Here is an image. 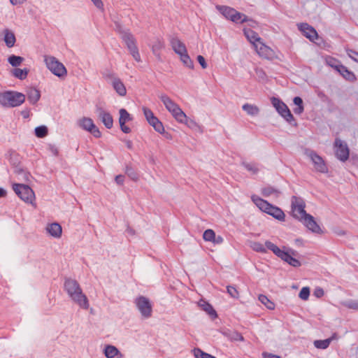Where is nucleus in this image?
Returning <instances> with one entry per match:
<instances>
[{
	"label": "nucleus",
	"instance_id": "57",
	"mask_svg": "<svg viewBox=\"0 0 358 358\" xmlns=\"http://www.w3.org/2000/svg\"><path fill=\"white\" fill-rule=\"evenodd\" d=\"M327 64L332 68L335 69V66H338L339 65H343L338 60L334 58H330L327 60Z\"/></svg>",
	"mask_w": 358,
	"mask_h": 358
},
{
	"label": "nucleus",
	"instance_id": "54",
	"mask_svg": "<svg viewBox=\"0 0 358 358\" xmlns=\"http://www.w3.org/2000/svg\"><path fill=\"white\" fill-rule=\"evenodd\" d=\"M143 114H144L148 122V120H150L151 118H152L155 116L154 115L153 112L150 109H149L146 107L143 108Z\"/></svg>",
	"mask_w": 358,
	"mask_h": 358
},
{
	"label": "nucleus",
	"instance_id": "39",
	"mask_svg": "<svg viewBox=\"0 0 358 358\" xmlns=\"http://www.w3.org/2000/svg\"><path fill=\"white\" fill-rule=\"evenodd\" d=\"M180 60L182 64L190 69L194 68V62L187 54V51L185 53L180 55Z\"/></svg>",
	"mask_w": 358,
	"mask_h": 358
},
{
	"label": "nucleus",
	"instance_id": "47",
	"mask_svg": "<svg viewBox=\"0 0 358 358\" xmlns=\"http://www.w3.org/2000/svg\"><path fill=\"white\" fill-rule=\"evenodd\" d=\"M215 231L213 229H206L203 234V238L206 241L213 242L215 239Z\"/></svg>",
	"mask_w": 358,
	"mask_h": 358
},
{
	"label": "nucleus",
	"instance_id": "51",
	"mask_svg": "<svg viewBox=\"0 0 358 358\" xmlns=\"http://www.w3.org/2000/svg\"><path fill=\"white\" fill-rule=\"evenodd\" d=\"M227 293L234 299H238L239 296L238 292L237 291L236 288L231 285H228L227 287Z\"/></svg>",
	"mask_w": 358,
	"mask_h": 358
},
{
	"label": "nucleus",
	"instance_id": "26",
	"mask_svg": "<svg viewBox=\"0 0 358 358\" xmlns=\"http://www.w3.org/2000/svg\"><path fill=\"white\" fill-rule=\"evenodd\" d=\"M27 94L29 101L33 105L36 104L41 97L40 91L33 87L27 91Z\"/></svg>",
	"mask_w": 358,
	"mask_h": 358
},
{
	"label": "nucleus",
	"instance_id": "7",
	"mask_svg": "<svg viewBox=\"0 0 358 358\" xmlns=\"http://www.w3.org/2000/svg\"><path fill=\"white\" fill-rule=\"evenodd\" d=\"M13 189L15 194L24 202L31 203L35 199V194L32 189L27 185L14 184Z\"/></svg>",
	"mask_w": 358,
	"mask_h": 358
},
{
	"label": "nucleus",
	"instance_id": "22",
	"mask_svg": "<svg viewBox=\"0 0 358 358\" xmlns=\"http://www.w3.org/2000/svg\"><path fill=\"white\" fill-rule=\"evenodd\" d=\"M112 86L115 92L121 96H125L127 94V90L122 82V80L119 78H114L112 80Z\"/></svg>",
	"mask_w": 358,
	"mask_h": 358
},
{
	"label": "nucleus",
	"instance_id": "34",
	"mask_svg": "<svg viewBox=\"0 0 358 358\" xmlns=\"http://www.w3.org/2000/svg\"><path fill=\"white\" fill-rule=\"evenodd\" d=\"M242 109L251 116H257L259 113V108L257 106L250 103L243 104Z\"/></svg>",
	"mask_w": 358,
	"mask_h": 358
},
{
	"label": "nucleus",
	"instance_id": "14",
	"mask_svg": "<svg viewBox=\"0 0 358 358\" xmlns=\"http://www.w3.org/2000/svg\"><path fill=\"white\" fill-rule=\"evenodd\" d=\"M299 30L302 34L310 40L311 42H315L319 38L318 34L315 29L310 25V24H296Z\"/></svg>",
	"mask_w": 358,
	"mask_h": 358
},
{
	"label": "nucleus",
	"instance_id": "19",
	"mask_svg": "<svg viewBox=\"0 0 358 358\" xmlns=\"http://www.w3.org/2000/svg\"><path fill=\"white\" fill-rule=\"evenodd\" d=\"M335 70H336V71H338L339 74L348 81L355 82L357 80L355 74L344 65L335 66Z\"/></svg>",
	"mask_w": 358,
	"mask_h": 358
},
{
	"label": "nucleus",
	"instance_id": "2",
	"mask_svg": "<svg viewBox=\"0 0 358 358\" xmlns=\"http://www.w3.org/2000/svg\"><path fill=\"white\" fill-rule=\"evenodd\" d=\"M252 201L262 212L271 215L279 221H285V215L281 208L273 206L257 195H252Z\"/></svg>",
	"mask_w": 358,
	"mask_h": 358
},
{
	"label": "nucleus",
	"instance_id": "3",
	"mask_svg": "<svg viewBox=\"0 0 358 358\" xmlns=\"http://www.w3.org/2000/svg\"><path fill=\"white\" fill-rule=\"evenodd\" d=\"M25 101V95L16 91H5L0 93V104L5 108L20 106Z\"/></svg>",
	"mask_w": 358,
	"mask_h": 358
},
{
	"label": "nucleus",
	"instance_id": "28",
	"mask_svg": "<svg viewBox=\"0 0 358 358\" xmlns=\"http://www.w3.org/2000/svg\"><path fill=\"white\" fill-rule=\"evenodd\" d=\"M336 338V334H334L330 338L324 339V340H316L314 341V345L317 349H327L331 342Z\"/></svg>",
	"mask_w": 358,
	"mask_h": 358
},
{
	"label": "nucleus",
	"instance_id": "58",
	"mask_svg": "<svg viewBox=\"0 0 358 358\" xmlns=\"http://www.w3.org/2000/svg\"><path fill=\"white\" fill-rule=\"evenodd\" d=\"M47 149L55 157H57L59 154L58 149L55 145L48 144Z\"/></svg>",
	"mask_w": 358,
	"mask_h": 358
},
{
	"label": "nucleus",
	"instance_id": "46",
	"mask_svg": "<svg viewBox=\"0 0 358 358\" xmlns=\"http://www.w3.org/2000/svg\"><path fill=\"white\" fill-rule=\"evenodd\" d=\"M259 300L263 304H264L268 309L273 310L275 308L274 303L270 301L266 296L260 294L259 296Z\"/></svg>",
	"mask_w": 358,
	"mask_h": 358
},
{
	"label": "nucleus",
	"instance_id": "4",
	"mask_svg": "<svg viewBox=\"0 0 358 358\" xmlns=\"http://www.w3.org/2000/svg\"><path fill=\"white\" fill-rule=\"evenodd\" d=\"M216 8L228 20L232 22H253L252 20L246 15L240 13L234 8L227 6H217Z\"/></svg>",
	"mask_w": 358,
	"mask_h": 358
},
{
	"label": "nucleus",
	"instance_id": "41",
	"mask_svg": "<svg viewBox=\"0 0 358 358\" xmlns=\"http://www.w3.org/2000/svg\"><path fill=\"white\" fill-rule=\"evenodd\" d=\"M120 117H119V123L127 122L132 120V117L131 115L127 112V110L124 108H121L119 110Z\"/></svg>",
	"mask_w": 358,
	"mask_h": 358
},
{
	"label": "nucleus",
	"instance_id": "45",
	"mask_svg": "<svg viewBox=\"0 0 358 358\" xmlns=\"http://www.w3.org/2000/svg\"><path fill=\"white\" fill-rule=\"evenodd\" d=\"M48 129L46 126L42 125L35 128V135L38 138H43L48 135Z\"/></svg>",
	"mask_w": 358,
	"mask_h": 358
},
{
	"label": "nucleus",
	"instance_id": "61",
	"mask_svg": "<svg viewBox=\"0 0 358 358\" xmlns=\"http://www.w3.org/2000/svg\"><path fill=\"white\" fill-rule=\"evenodd\" d=\"M324 290L321 287H317L315 290H314V295L317 297V298H320L322 296H324Z\"/></svg>",
	"mask_w": 358,
	"mask_h": 358
},
{
	"label": "nucleus",
	"instance_id": "18",
	"mask_svg": "<svg viewBox=\"0 0 358 358\" xmlns=\"http://www.w3.org/2000/svg\"><path fill=\"white\" fill-rule=\"evenodd\" d=\"M309 230L311 231L316 233V234H320L322 232L320 227L318 225V224L315 220V218L311 215H308L306 217H305L304 219H303L301 221Z\"/></svg>",
	"mask_w": 358,
	"mask_h": 358
},
{
	"label": "nucleus",
	"instance_id": "17",
	"mask_svg": "<svg viewBox=\"0 0 358 358\" xmlns=\"http://www.w3.org/2000/svg\"><path fill=\"white\" fill-rule=\"evenodd\" d=\"M170 44L173 51L178 55L185 53L187 48L185 45L176 35H170L169 37Z\"/></svg>",
	"mask_w": 358,
	"mask_h": 358
},
{
	"label": "nucleus",
	"instance_id": "20",
	"mask_svg": "<svg viewBox=\"0 0 358 358\" xmlns=\"http://www.w3.org/2000/svg\"><path fill=\"white\" fill-rule=\"evenodd\" d=\"M243 33L247 39L253 45V46L262 41V38L259 36L258 34L250 28H244Z\"/></svg>",
	"mask_w": 358,
	"mask_h": 358
},
{
	"label": "nucleus",
	"instance_id": "32",
	"mask_svg": "<svg viewBox=\"0 0 358 358\" xmlns=\"http://www.w3.org/2000/svg\"><path fill=\"white\" fill-rule=\"evenodd\" d=\"M14 168V173L20 177L19 179L24 181H28L30 177V174L25 169H23L20 164L15 166Z\"/></svg>",
	"mask_w": 358,
	"mask_h": 358
},
{
	"label": "nucleus",
	"instance_id": "44",
	"mask_svg": "<svg viewBox=\"0 0 358 358\" xmlns=\"http://www.w3.org/2000/svg\"><path fill=\"white\" fill-rule=\"evenodd\" d=\"M192 352L195 358H215L214 356L203 352L198 348H194Z\"/></svg>",
	"mask_w": 358,
	"mask_h": 358
},
{
	"label": "nucleus",
	"instance_id": "13",
	"mask_svg": "<svg viewBox=\"0 0 358 358\" xmlns=\"http://www.w3.org/2000/svg\"><path fill=\"white\" fill-rule=\"evenodd\" d=\"M95 113L99 119L103 122L107 129H111L113 126V119L110 113L104 110L101 106L96 105Z\"/></svg>",
	"mask_w": 358,
	"mask_h": 358
},
{
	"label": "nucleus",
	"instance_id": "52",
	"mask_svg": "<svg viewBox=\"0 0 358 358\" xmlns=\"http://www.w3.org/2000/svg\"><path fill=\"white\" fill-rule=\"evenodd\" d=\"M344 306L350 309L358 310V300H350L344 303Z\"/></svg>",
	"mask_w": 358,
	"mask_h": 358
},
{
	"label": "nucleus",
	"instance_id": "6",
	"mask_svg": "<svg viewBox=\"0 0 358 358\" xmlns=\"http://www.w3.org/2000/svg\"><path fill=\"white\" fill-rule=\"evenodd\" d=\"M44 61L47 68L55 76L59 78L65 76L67 73L64 64L59 62L55 57L45 56Z\"/></svg>",
	"mask_w": 358,
	"mask_h": 358
},
{
	"label": "nucleus",
	"instance_id": "49",
	"mask_svg": "<svg viewBox=\"0 0 358 358\" xmlns=\"http://www.w3.org/2000/svg\"><path fill=\"white\" fill-rule=\"evenodd\" d=\"M9 162L13 167L20 164V161L19 155L16 152H12L10 155Z\"/></svg>",
	"mask_w": 358,
	"mask_h": 358
},
{
	"label": "nucleus",
	"instance_id": "38",
	"mask_svg": "<svg viewBox=\"0 0 358 358\" xmlns=\"http://www.w3.org/2000/svg\"><path fill=\"white\" fill-rule=\"evenodd\" d=\"M164 48V42L157 38L152 44V50L155 55L159 56V53L162 49Z\"/></svg>",
	"mask_w": 358,
	"mask_h": 358
},
{
	"label": "nucleus",
	"instance_id": "12",
	"mask_svg": "<svg viewBox=\"0 0 358 358\" xmlns=\"http://www.w3.org/2000/svg\"><path fill=\"white\" fill-rule=\"evenodd\" d=\"M78 125L83 129L90 132L95 138H100L101 133L90 117H83L78 121Z\"/></svg>",
	"mask_w": 358,
	"mask_h": 358
},
{
	"label": "nucleus",
	"instance_id": "23",
	"mask_svg": "<svg viewBox=\"0 0 358 358\" xmlns=\"http://www.w3.org/2000/svg\"><path fill=\"white\" fill-rule=\"evenodd\" d=\"M198 306L201 307V308L206 312L210 316L213 318L217 317V314L211 304L204 300H200L198 302Z\"/></svg>",
	"mask_w": 358,
	"mask_h": 358
},
{
	"label": "nucleus",
	"instance_id": "25",
	"mask_svg": "<svg viewBox=\"0 0 358 358\" xmlns=\"http://www.w3.org/2000/svg\"><path fill=\"white\" fill-rule=\"evenodd\" d=\"M47 231L53 237L59 238L62 236V227L57 222L49 224L47 227Z\"/></svg>",
	"mask_w": 358,
	"mask_h": 358
},
{
	"label": "nucleus",
	"instance_id": "59",
	"mask_svg": "<svg viewBox=\"0 0 358 358\" xmlns=\"http://www.w3.org/2000/svg\"><path fill=\"white\" fill-rule=\"evenodd\" d=\"M197 61L202 67V69H205L207 68V63L206 62L205 58L202 55L197 56Z\"/></svg>",
	"mask_w": 358,
	"mask_h": 358
},
{
	"label": "nucleus",
	"instance_id": "1",
	"mask_svg": "<svg viewBox=\"0 0 358 358\" xmlns=\"http://www.w3.org/2000/svg\"><path fill=\"white\" fill-rule=\"evenodd\" d=\"M64 289L74 303L83 309H88L90 306L88 299L83 292L80 284L76 280L70 278H65Z\"/></svg>",
	"mask_w": 358,
	"mask_h": 358
},
{
	"label": "nucleus",
	"instance_id": "11",
	"mask_svg": "<svg viewBox=\"0 0 358 358\" xmlns=\"http://www.w3.org/2000/svg\"><path fill=\"white\" fill-rule=\"evenodd\" d=\"M334 152L341 162H345L349 158L350 150L348 144L338 138H336L334 141Z\"/></svg>",
	"mask_w": 358,
	"mask_h": 358
},
{
	"label": "nucleus",
	"instance_id": "35",
	"mask_svg": "<svg viewBox=\"0 0 358 358\" xmlns=\"http://www.w3.org/2000/svg\"><path fill=\"white\" fill-rule=\"evenodd\" d=\"M29 71V69H26V68H24L23 69H21L19 68H15V69H12L11 74L14 77H15L21 80H23L27 77Z\"/></svg>",
	"mask_w": 358,
	"mask_h": 358
},
{
	"label": "nucleus",
	"instance_id": "21",
	"mask_svg": "<svg viewBox=\"0 0 358 358\" xmlns=\"http://www.w3.org/2000/svg\"><path fill=\"white\" fill-rule=\"evenodd\" d=\"M103 354L107 358H122V355L119 350L114 345H107L104 350Z\"/></svg>",
	"mask_w": 358,
	"mask_h": 358
},
{
	"label": "nucleus",
	"instance_id": "64",
	"mask_svg": "<svg viewBox=\"0 0 358 358\" xmlns=\"http://www.w3.org/2000/svg\"><path fill=\"white\" fill-rule=\"evenodd\" d=\"M262 356L264 358H281L278 355H275L268 353V352H263Z\"/></svg>",
	"mask_w": 358,
	"mask_h": 358
},
{
	"label": "nucleus",
	"instance_id": "42",
	"mask_svg": "<svg viewBox=\"0 0 358 358\" xmlns=\"http://www.w3.org/2000/svg\"><path fill=\"white\" fill-rule=\"evenodd\" d=\"M250 248L255 252L266 253V247L262 243L257 241L251 242Z\"/></svg>",
	"mask_w": 358,
	"mask_h": 358
},
{
	"label": "nucleus",
	"instance_id": "43",
	"mask_svg": "<svg viewBox=\"0 0 358 358\" xmlns=\"http://www.w3.org/2000/svg\"><path fill=\"white\" fill-rule=\"evenodd\" d=\"M125 173L133 180L136 181L138 179V174L131 165H127L125 167Z\"/></svg>",
	"mask_w": 358,
	"mask_h": 358
},
{
	"label": "nucleus",
	"instance_id": "36",
	"mask_svg": "<svg viewBox=\"0 0 358 358\" xmlns=\"http://www.w3.org/2000/svg\"><path fill=\"white\" fill-rule=\"evenodd\" d=\"M293 103L296 106V107L293 109L294 113L296 115L301 114L304 110L302 99L300 96H295L293 99Z\"/></svg>",
	"mask_w": 358,
	"mask_h": 358
},
{
	"label": "nucleus",
	"instance_id": "63",
	"mask_svg": "<svg viewBox=\"0 0 358 358\" xmlns=\"http://www.w3.org/2000/svg\"><path fill=\"white\" fill-rule=\"evenodd\" d=\"M115 180L118 185H123L124 181V176L122 175H118L115 177Z\"/></svg>",
	"mask_w": 358,
	"mask_h": 358
},
{
	"label": "nucleus",
	"instance_id": "10",
	"mask_svg": "<svg viewBox=\"0 0 358 358\" xmlns=\"http://www.w3.org/2000/svg\"><path fill=\"white\" fill-rule=\"evenodd\" d=\"M134 303L143 318L147 319L151 317L152 307L148 298L140 296L135 299Z\"/></svg>",
	"mask_w": 358,
	"mask_h": 358
},
{
	"label": "nucleus",
	"instance_id": "40",
	"mask_svg": "<svg viewBox=\"0 0 358 358\" xmlns=\"http://www.w3.org/2000/svg\"><path fill=\"white\" fill-rule=\"evenodd\" d=\"M23 61V57L15 55H12L8 58V63L13 67H17Z\"/></svg>",
	"mask_w": 358,
	"mask_h": 358
},
{
	"label": "nucleus",
	"instance_id": "29",
	"mask_svg": "<svg viewBox=\"0 0 358 358\" xmlns=\"http://www.w3.org/2000/svg\"><path fill=\"white\" fill-rule=\"evenodd\" d=\"M159 98L164 103L165 108L171 111L172 109L176 108L178 104L176 103L172 99H171L166 94H162L159 96Z\"/></svg>",
	"mask_w": 358,
	"mask_h": 358
},
{
	"label": "nucleus",
	"instance_id": "60",
	"mask_svg": "<svg viewBox=\"0 0 358 358\" xmlns=\"http://www.w3.org/2000/svg\"><path fill=\"white\" fill-rule=\"evenodd\" d=\"M121 131L124 134H129L131 132V129L126 125L125 122L119 123Z\"/></svg>",
	"mask_w": 358,
	"mask_h": 358
},
{
	"label": "nucleus",
	"instance_id": "55",
	"mask_svg": "<svg viewBox=\"0 0 358 358\" xmlns=\"http://www.w3.org/2000/svg\"><path fill=\"white\" fill-rule=\"evenodd\" d=\"M183 123L186 124L189 128L196 129L197 128H199V125L193 120L188 119L187 117V121L184 122Z\"/></svg>",
	"mask_w": 358,
	"mask_h": 358
},
{
	"label": "nucleus",
	"instance_id": "8",
	"mask_svg": "<svg viewBox=\"0 0 358 358\" xmlns=\"http://www.w3.org/2000/svg\"><path fill=\"white\" fill-rule=\"evenodd\" d=\"M115 29L120 34L121 39L125 43L129 51L138 48L136 40L129 29H123L121 24H116Z\"/></svg>",
	"mask_w": 358,
	"mask_h": 358
},
{
	"label": "nucleus",
	"instance_id": "24",
	"mask_svg": "<svg viewBox=\"0 0 358 358\" xmlns=\"http://www.w3.org/2000/svg\"><path fill=\"white\" fill-rule=\"evenodd\" d=\"M265 245L268 250L272 251L277 257H280L281 259L284 258L287 252L282 250L276 245L269 241H266L265 242Z\"/></svg>",
	"mask_w": 358,
	"mask_h": 358
},
{
	"label": "nucleus",
	"instance_id": "15",
	"mask_svg": "<svg viewBox=\"0 0 358 358\" xmlns=\"http://www.w3.org/2000/svg\"><path fill=\"white\" fill-rule=\"evenodd\" d=\"M309 157L314 164L315 170L320 173H327L328 168L324 161V159L318 155L315 151H311L309 154Z\"/></svg>",
	"mask_w": 358,
	"mask_h": 358
},
{
	"label": "nucleus",
	"instance_id": "5",
	"mask_svg": "<svg viewBox=\"0 0 358 358\" xmlns=\"http://www.w3.org/2000/svg\"><path fill=\"white\" fill-rule=\"evenodd\" d=\"M271 101L276 111L289 124H296L294 117L288 106L279 98L272 97Z\"/></svg>",
	"mask_w": 358,
	"mask_h": 358
},
{
	"label": "nucleus",
	"instance_id": "50",
	"mask_svg": "<svg viewBox=\"0 0 358 358\" xmlns=\"http://www.w3.org/2000/svg\"><path fill=\"white\" fill-rule=\"evenodd\" d=\"M310 296V288L308 287H303L299 292V296L302 300L308 299Z\"/></svg>",
	"mask_w": 358,
	"mask_h": 358
},
{
	"label": "nucleus",
	"instance_id": "16",
	"mask_svg": "<svg viewBox=\"0 0 358 358\" xmlns=\"http://www.w3.org/2000/svg\"><path fill=\"white\" fill-rule=\"evenodd\" d=\"M254 47L257 54L262 57L271 59L273 58L275 55L274 51L271 48L266 45L262 41L257 43Z\"/></svg>",
	"mask_w": 358,
	"mask_h": 358
},
{
	"label": "nucleus",
	"instance_id": "27",
	"mask_svg": "<svg viewBox=\"0 0 358 358\" xmlns=\"http://www.w3.org/2000/svg\"><path fill=\"white\" fill-rule=\"evenodd\" d=\"M169 112L178 122H184L187 121V115L181 110L178 105Z\"/></svg>",
	"mask_w": 358,
	"mask_h": 358
},
{
	"label": "nucleus",
	"instance_id": "30",
	"mask_svg": "<svg viewBox=\"0 0 358 358\" xmlns=\"http://www.w3.org/2000/svg\"><path fill=\"white\" fill-rule=\"evenodd\" d=\"M148 123L155 129L157 132L159 134L164 133L165 130L164 125L156 116L151 118L150 120H148Z\"/></svg>",
	"mask_w": 358,
	"mask_h": 358
},
{
	"label": "nucleus",
	"instance_id": "9",
	"mask_svg": "<svg viewBox=\"0 0 358 358\" xmlns=\"http://www.w3.org/2000/svg\"><path fill=\"white\" fill-rule=\"evenodd\" d=\"M291 201L292 215L301 222L305 217L309 215L305 210L306 204L303 199L296 196H292Z\"/></svg>",
	"mask_w": 358,
	"mask_h": 358
},
{
	"label": "nucleus",
	"instance_id": "31",
	"mask_svg": "<svg viewBox=\"0 0 358 358\" xmlns=\"http://www.w3.org/2000/svg\"><path fill=\"white\" fill-rule=\"evenodd\" d=\"M261 193L265 197H268L271 195H274L275 197H278L280 194V191L272 186H266L262 189Z\"/></svg>",
	"mask_w": 358,
	"mask_h": 358
},
{
	"label": "nucleus",
	"instance_id": "37",
	"mask_svg": "<svg viewBox=\"0 0 358 358\" xmlns=\"http://www.w3.org/2000/svg\"><path fill=\"white\" fill-rule=\"evenodd\" d=\"M282 260L296 268L299 267L301 265V262L293 257L289 252H287Z\"/></svg>",
	"mask_w": 358,
	"mask_h": 358
},
{
	"label": "nucleus",
	"instance_id": "62",
	"mask_svg": "<svg viewBox=\"0 0 358 358\" xmlns=\"http://www.w3.org/2000/svg\"><path fill=\"white\" fill-rule=\"evenodd\" d=\"M94 5L99 9H103V3L101 0H91Z\"/></svg>",
	"mask_w": 358,
	"mask_h": 358
},
{
	"label": "nucleus",
	"instance_id": "56",
	"mask_svg": "<svg viewBox=\"0 0 358 358\" xmlns=\"http://www.w3.org/2000/svg\"><path fill=\"white\" fill-rule=\"evenodd\" d=\"M130 54L133 57V58L137 62H140L141 61V55L138 51V48H136L135 50H132L129 51Z\"/></svg>",
	"mask_w": 358,
	"mask_h": 358
},
{
	"label": "nucleus",
	"instance_id": "33",
	"mask_svg": "<svg viewBox=\"0 0 358 358\" xmlns=\"http://www.w3.org/2000/svg\"><path fill=\"white\" fill-rule=\"evenodd\" d=\"M15 34L8 29L4 31V41L7 47L12 48L14 46L15 43Z\"/></svg>",
	"mask_w": 358,
	"mask_h": 358
},
{
	"label": "nucleus",
	"instance_id": "48",
	"mask_svg": "<svg viewBox=\"0 0 358 358\" xmlns=\"http://www.w3.org/2000/svg\"><path fill=\"white\" fill-rule=\"evenodd\" d=\"M243 166L245 168V169L254 174L257 173L259 171V169L257 167L255 164L243 162Z\"/></svg>",
	"mask_w": 358,
	"mask_h": 358
},
{
	"label": "nucleus",
	"instance_id": "53",
	"mask_svg": "<svg viewBox=\"0 0 358 358\" xmlns=\"http://www.w3.org/2000/svg\"><path fill=\"white\" fill-rule=\"evenodd\" d=\"M346 52L349 57L358 63V52L352 49H347Z\"/></svg>",
	"mask_w": 358,
	"mask_h": 358
}]
</instances>
